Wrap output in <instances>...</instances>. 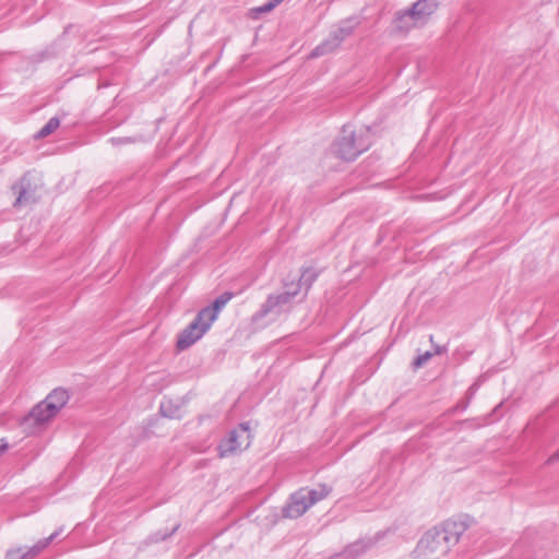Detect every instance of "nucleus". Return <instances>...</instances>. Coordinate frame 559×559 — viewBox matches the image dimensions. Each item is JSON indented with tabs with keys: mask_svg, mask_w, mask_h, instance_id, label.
Instances as JSON below:
<instances>
[{
	"mask_svg": "<svg viewBox=\"0 0 559 559\" xmlns=\"http://www.w3.org/2000/svg\"><path fill=\"white\" fill-rule=\"evenodd\" d=\"M394 27L400 33H407L414 27H419L414 16L409 14V9L399 10L393 20Z\"/></svg>",
	"mask_w": 559,
	"mask_h": 559,
	"instance_id": "obj_14",
	"label": "nucleus"
},
{
	"mask_svg": "<svg viewBox=\"0 0 559 559\" xmlns=\"http://www.w3.org/2000/svg\"><path fill=\"white\" fill-rule=\"evenodd\" d=\"M272 3H275V7H277L283 0H271Z\"/></svg>",
	"mask_w": 559,
	"mask_h": 559,
	"instance_id": "obj_30",
	"label": "nucleus"
},
{
	"mask_svg": "<svg viewBox=\"0 0 559 559\" xmlns=\"http://www.w3.org/2000/svg\"><path fill=\"white\" fill-rule=\"evenodd\" d=\"M369 547L370 543L356 540L355 543L345 547L341 552H337L328 559H357L364 555Z\"/></svg>",
	"mask_w": 559,
	"mask_h": 559,
	"instance_id": "obj_11",
	"label": "nucleus"
},
{
	"mask_svg": "<svg viewBox=\"0 0 559 559\" xmlns=\"http://www.w3.org/2000/svg\"><path fill=\"white\" fill-rule=\"evenodd\" d=\"M70 395L66 389L58 388L52 390L43 401L48 404V409L58 413L67 405Z\"/></svg>",
	"mask_w": 559,
	"mask_h": 559,
	"instance_id": "obj_10",
	"label": "nucleus"
},
{
	"mask_svg": "<svg viewBox=\"0 0 559 559\" xmlns=\"http://www.w3.org/2000/svg\"><path fill=\"white\" fill-rule=\"evenodd\" d=\"M48 408V404L44 401H40L32 407L28 414L20 420L22 431L28 436L41 431L46 425L57 416L55 412Z\"/></svg>",
	"mask_w": 559,
	"mask_h": 559,
	"instance_id": "obj_7",
	"label": "nucleus"
},
{
	"mask_svg": "<svg viewBox=\"0 0 559 559\" xmlns=\"http://www.w3.org/2000/svg\"><path fill=\"white\" fill-rule=\"evenodd\" d=\"M439 3L437 0H417L409 9V14L414 16L418 26H424L430 16L437 11Z\"/></svg>",
	"mask_w": 559,
	"mask_h": 559,
	"instance_id": "obj_8",
	"label": "nucleus"
},
{
	"mask_svg": "<svg viewBox=\"0 0 559 559\" xmlns=\"http://www.w3.org/2000/svg\"><path fill=\"white\" fill-rule=\"evenodd\" d=\"M61 532H62V528H59V530L55 531L50 536L38 540L34 545L35 549L38 552L43 551L55 538H57L60 535Z\"/></svg>",
	"mask_w": 559,
	"mask_h": 559,
	"instance_id": "obj_20",
	"label": "nucleus"
},
{
	"mask_svg": "<svg viewBox=\"0 0 559 559\" xmlns=\"http://www.w3.org/2000/svg\"><path fill=\"white\" fill-rule=\"evenodd\" d=\"M559 461V450L556 451L552 455H550L547 461H546V464L550 465V464H554L555 462Z\"/></svg>",
	"mask_w": 559,
	"mask_h": 559,
	"instance_id": "obj_26",
	"label": "nucleus"
},
{
	"mask_svg": "<svg viewBox=\"0 0 559 559\" xmlns=\"http://www.w3.org/2000/svg\"><path fill=\"white\" fill-rule=\"evenodd\" d=\"M9 448V444L4 438L0 439V455L7 451Z\"/></svg>",
	"mask_w": 559,
	"mask_h": 559,
	"instance_id": "obj_27",
	"label": "nucleus"
},
{
	"mask_svg": "<svg viewBox=\"0 0 559 559\" xmlns=\"http://www.w3.org/2000/svg\"><path fill=\"white\" fill-rule=\"evenodd\" d=\"M465 531L464 522L444 521L423 535L417 544L416 551L425 558L439 559L459 543Z\"/></svg>",
	"mask_w": 559,
	"mask_h": 559,
	"instance_id": "obj_1",
	"label": "nucleus"
},
{
	"mask_svg": "<svg viewBox=\"0 0 559 559\" xmlns=\"http://www.w3.org/2000/svg\"><path fill=\"white\" fill-rule=\"evenodd\" d=\"M109 141L116 146L132 142L131 138H111Z\"/></svg>",
	"mask_w": 559,
	"mask_h": 559,
	"instance_id": "obj_24",
	"label": "nucleus"
},
{
	"mask_svg": "<svg viewBox=\"0 0 559 559\" xmlns=\"http://www.w3.org/2000/svg\"><path fill=\"white\" fill-rule=\"evenodd\" d=\"M431 357L432 354L430 352H426L424 354L418 355L413 361L414 368L423 367Z\"/></svg>",
	"mask_w": 559,
	"mask_h": 559,
	"instance_id": "obj_21",
	"label": "nucleus"
},
{
	"mask_svg": "<svg viewBox=\"0 0 559 559\" xmlns=\"http://www.w3.org/2000/svg\"><path fill=\"white\" fill-rule=\"evenodd\" d=\"M468 391L471 392V395H473V393L475 392V388H474V385L469 386V390H468Z\"/></svg>",
	"mask_w": 559,
	"mask_h": 559,
	"instance_id": "obj_31",
	"label": "nucleus"
},
{
	"mask_svg": "<svg viewBox=\"0 0 559 559\" xmlns=\"http://www.w3.org/2000/svg\"><path fill=\"white\" fill-rule=\"evenodd\" d=\"M318 276L319 272L316 271L313 267H302L298 282H292L289 285L292 286L293 289L298 288V294L301 292L302 288H305L306 297L311 286L317 281Z\"/></svg>",
	"mask_w": 559,
	"mask_h": 559,
	"instance_id": "obj_12",
	"label": "nucleus"
},
{
	"mask_svg": "<svg viewBox=\"0 0 559 559\" xmlns=\"http://www.w3.org/2000/svg\"><path fill=\"white\" fill-rule=\"evenodd\" d=\"M371 144L372 134L369 127L356 131L352 126L344 124L341 135L334 143L335 154L343 160L353 162L366 152Z\"/></svg>",
	"mask_w": 559,
	"mask_h": 559,
	"instance_id": "obj_2",
	"label": "nucleus"
},
{
	"mask_svg": "<svg viewBox=\"0 0 559 559\" xmlns=\"http://www.w3.org/2000/svg\"><path fill=\"white\" fill-rule=\"evenodd\" d=\"M341 44L342 43L338 40L337 36L330 33L329 37L310 52V58H318L331 53L336 50Z\"/></svg>",
	"mask_w": 559,
	"mask_h": 559,
	"instance_id": "obj_15",
	"label": "nucleus"
},
{
	"mask_svg": "<svg viewBox=\"0 0 559 559\" xmlns=\"http://www.w3.org/2000/svg\"><path fill=\"white\" fill-rule=\"evenodd\" d=\"M332 488L325 484L318 488H300L292 493L286 504L282 508V515L286 519H298L304 515L313 504L326 498Z\"/></svg>",
	"mask_w": 559,
	"mask_h": 559,
	"instance_id": "obj_3",
	"label": "nucleus"
},
{
	"mask_svg": "<svg viewBox=\"0 0 559 559\" xmlns=\"http://www.w3.org/2000/svg\"><path fill=\"white\" fill-rule=\"evenodd\" d=\"M178 412V407H175L171 401H164L160 403L159 413L162 414V416L167 418H175Z\"/></svg>",
	"mask_w": 559,
	"mask_h": 559,
	"instance_id": "obj_19",
	"label": "nucleus"
},
{
	"mask_svg": "<svg viewBox=\"0 0 559 559\" xmlns=\"http://www.w3.org/2000/svg\"><path fill=\"white\" fill-rule=\"evenodd\" d=\"M274 8H275V3H272V1L270 0L266 3H264L263 5L253 9L252 12L266 13V12H271Z\"/></svg>",
	"mask_w": 559,
	"mask_h": 559,
	"instance_id": "obj_23",
	"label": "nucleus"
},
{
	"mask_svg": "<svg viewBox=\"0 0 559 559\" xmlns=\"http://www.w3.org/2000/svg\"><path fill=\"white\" fill-rule=\"evenodd\" d=\"M39 552L35 549L34 546L29 547L28 549H23V555H25V559H33L36 557Z\"/></svg>",
	"mask_w": 559,
	"mask_h": 559,
	"instance_id": "obj_25",
	"label": "nucleus"
},
{
	"mask_svg": "<svg viewBox=\"0 0 559 559\" xmlns=\"http://www.w3.org/2000/svg\"><path fill=\"white\" fill-rule=\"evenodd\" d=\"M284 286L287 288L286 290L270 294L266 297L260 309L252 316V323H258L269 314L280 317L288 310L293 299L298 295V288L293 289L288 283H285Z\"/></svg>",
	"mask_w": 559,
	"mask_h": 559,
	"instance_id": "obj_4",
	"label": "nucleus"
},
{
	"mask_svg": "<svg viewBox=\"0 0 559 559\" xmlns=\"http://www.w3.org/2000/svg\"><path fill=\"white\" fill-rule=\"evenodd\" d=\"M12 189L17 193L14 206H24L36 201L35 190L32 189L31 180L25 176Z\"/></svg>",
	"mask_w": 559,
	"mask_h": 559,
	"instance_id": "obj_9",
	"label": "nucleus"
},
{
	"mask_svg": "<svg viewBox=\"0 0 559 559\" xmlns=\"http://www.w3.org/2000/svg\"><path fill=\"white\" fill-rule=\"evenodd\" d=\"M468 407V402L460 403L455 408H460L462 411H465Z\"/></svg>",
	"mask_w": 559,
	"mask_h": 559,
	"instance_id": "obj_29",
	"label": "nucleus"
},
{
	"mask_svg": "<svg viewBox=\"0 0 559 559\" xmlns=\"http://www.w3.org/2000/svg\"><path fill=\"white\" fill-rule=\"evenodd\" d=\"M444 352H447V347H444V346H439L438 345V346L435 347V353L438 354V355H440V354H442Z\"/></svg>",
	"mask_w": 559,
	"mask_h": 559,
	"instance_id": "obj_28",
	"label": "nucleus"
},
{
	"mask_svg": "<svg viewBox=\"0 0 559 559\" xmlns=\"http://www.w3.org/2000/svg\"><path fill=\"white\" fill-rule=\"evenodd\" d=\"M358 25V21L355 17H349L340 22L336 29L331 32L332 35H336L338 40L343 43L348 36H350Z\"/></svg>",
	"mask_w": 559,
	"mask_h": 559,
	"instance_id": "obj_16",
	"label": "nucleus"
},
{
	"mask_svg": "<svg viewBox=\"0 0 559 559\" xmlns=\"http://www.w3.org/2000/svg\"><path fill=\"white\" fill-rule=\"evenodd\" d=\"M60 126V119L58 117H51L44 127H41L36 134L35 139H43L53 133Z\"/></svg>",
	"mask_w": 559,
	"mask_h": 559,
	"instance_id": "obj_18",
	"label": "nucleus"
},
{
	"mask_svg": "<svg viewBox=\"0 0 559 559\" xmlns=\"http://www.w3.org/2000/svg\"><path fill=\"white\" fill-rule=\"evenodd\" d=\"M213 322L200 310L194 319L178 334L176 347L185 350L198 342L212 326Z\"/></svg>",
	"mask_w": 559,
	"mask_h": 559,
	"instance_id": "obj_6",
	"label": "nucleus"
},
{
	"mask_svg": "<svg viewBox=\"0 0 559 559\" xmlns=\"http://www.w3.org/2000/svg\"><path fill=\"white\" fill-rule=\"evenodd\" d=\"M179 527H180V523H177L169 531H165V532L156 531L146 537V539L144 540V544L152 545V544H157L159 542H164V540L168 539L169 537H171L174 534H176V532L179 530Z\"/></svg>",
	"mask_w": 559,
	"mask_h": 559,
	"instance_id": "obj_17",
	"label": "nucleus"
},
{
	"mask_svg": "<svg viewBox=\"0 0 559 559\" xmlns=\"http://www.w3.org/2000/svg\"><path fill=\"white\" fill-rule=\"evenodd\" d=\"M5 559H25V555H23V548L10 549L5 554Z\"/></svg>",
	"mask_w": 559,
	"mask_h": 559,
	"instance_id": "obj_22",
	"label": "nucleus"
},
{
	"mask_svg": "<svg viewBox=\"0 0 559 559\" xmlns=\"http://www.w3.org/2000/svg\"><path fill=\"white\" fill-rule=\"evenodd\" d=\"M234 297L231 292H225L219 295L215 300L210 305L201 309V311L212 321L214 322L219 311L227 305V302Z\"/></svg>",
	"mask_w": 559,
	"mask_h": 559,
	"instance_id": "obj_13",
	"label": "nucleus"
},
{
	"mask_svg": "<svg viewBox=\"0 0 559 559\" xmlns=\"http://www.w3.org/2000/svg\"><path fill=\"white\" fill-rule=\"evenodd\" d=\"M253 439L250 423H240L217 445L218 456L227 457L247 450Z\"/></svg>",
	"mask_w": 559,
	"mask_h": 559,
	"instance_id": "obj_5",
	"label": "nucleus"
}]
</instances>
